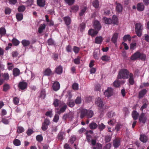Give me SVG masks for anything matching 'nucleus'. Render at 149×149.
Instances as JSON below:
<instances>
[{"label":"nucleus","instance_id":"f257e3e1","mask_svg":"<svg viewBox=\"0 0 149 149\" xmlns=\"http://www.w3.org/2000/svg\"><path fill=\"white\" fill-rule=\"evenodd\" d=\"M146 58V55L143 53H140L139 51H137L132 54L130 58L132 60H135L137 59H139L143 61H145Z\"/></svg>","mask_w":149,"mask_h":149},{"label":"nucleus","instance_id":"f03ea898","mask_svg":"<svg viewBox=\"0 0 149 149\" xmlns=\"http://www.w3.org/2000/svg\"><path fill=\"white\" fill-rule=\"evenodd\" d=\"M130 73L126 69H122L119 71L117 77L118 79H127L129 77Z\"/></svg>","mask_w":149,"mask_h":149},{"label":"nucleus","instance_id":"7ed1b4c3","mask_svg":"<svg viewBox=\"0 0 149 149\" xmlns=\"http://www.w3.org/2000/svg\"><path fill=\"white\" fill-rule=\"evenodd\" d=\"M93 115V111L91 110L83 109L81 112L80 118H83L84 117H86L88 118H90L92 117Z\"/></svg>","mask_w":149,"mask_h":149},{"label":"nucleus","instance_id":"20e7f679","mask_svg":"<svg viewBox=\"0 0 149 149\" xmlns=\"http://www.w3.org/2000/svg\"><path fill=\"white\" fill-rule=\"evenodd\" d=\"M135 31L137 36L140 37L142 34L143 29L142 25L139 23H137L135 25Z\"/></svg>","mask_w":149,"mask_h":149},{"label":"nucleus","instance_id":"39448f33","mask_svg":"<svg viewBox=\"0 0 149 149\" xmlns=\"http://www.w3.org/2000/svg\"><path fill=\"white\" fill-rule=\"evenodd\" d=\"M50 121L48 118H46L45 119L42 124V130L43 131L47 130L48 128V126L50 125Z\"/></svg>","mask_w":149,"mask_h":149},{"label":"nucleus","instance_id":"423d86ee","mask_svg":"<svg viewBox=\"0 0 149 149\" xmlns=\"http://www.w3.org/2000/svg\"><path fill=\"white\" fill-rule=\"evenodd\" d=\"M73 118V113L71 111L68 113L64 114L62 117L63 119L64 120H71Z\"/></svg>","mask_w":149,"mask_h":149},{"label":"nucleus","instance_id":"0eeeda50","mask_svg":"<svg viewBox=\"0 0 149 149\" xmlns=\"http://www.w3.org/2000/svg\"><path fill=\"white\" fill-rule=\"evenodd\" d=\"M67 108L66 105L65 104L59 109L58 108H55V112L56 113L60 114L62 113H64Z\"/></svg>","mask_w":149,"mask_h":149},{"label":"nucleus","instance_id":"6e6552de","mask_svg":"<svg viewBox=\"0 0 149 149\" xmlns=\"http://www.w3.org/2000/svg\"><path fill=\"white\" fill-rule=\"evenodd\" d=\"M95 104L99 107L100 109H102L104 106L102 100L100 97H98L96 99Z\"/></svg>","mask_w":149,"mask_h":149},{"label":"nucleus","instance_id":"1a4fd4ad","mask_svg":"<svg viewBox=\"0 0 149 149\" xmlns=\"http://www.w3.org/2000/svg\"><path fill=\"white\" fill-rule=\"evenodd\" d=\"M93 25L94 28L98 31L101 29L102 26L100 22L98 20H95L93 23Z\"/></svg>","mask_w":149,"mask_h":149},{"label":"nucleus","instance_id":"9d476101","mask_svg":"<svg viewBox=\"0 0 149 149\" xmlns=\"http://www.w3.org/2000/svg\"><path fill=\"white\" fill-rule=\"evenodd\" d=\"M113 90L111 88H108L104 92V95L106 97H108L111 96L113 94Z\"/></svg>","mask_w":149,"mask_h":149},{"label":"nucleus","instance_id":"9b49d317","mask_svg":"<svg viewBox=\"0 0 149 149\" xmlns=\"http://www.w3.org/2000/svg\"><path fill=\"white\" fill-rule=\"evenodd\" d=\"M27 83L21 81L19 82L18 86V88L21 90H24L27 88Z\"/></svg>","mask_w":149,"mask_h":149},{"label":"nucleus","instance_id":"f8f14e48","mask_svg":"<svg viewBox=\"0 0 149 149\" xmlns=\"http://www.w3.org/2000/svg\"><path fill=\"white\" fill-rule=\"evenodd\" d=\"M145 116V113L142 112L139 118V121L144 124L146 123L147 120Z\"/></svg>","mask_w":149,"mask_h":149},{"label":"nucleus","instance_id":"ddd939ff","mask_svg":"<svg viewBox=\"0 0 149 149\" xmlns=\"http://www.w3.org/2000/svg\"><path fill=\"white\" fill-rule=\"evenodd\" d=\"M120 141L119 138L115 139L113 141V145L115 148H117L120 145Z\"/></svg>","mask_w":149,"mask_h":149},{"label":"nucleus","instance_id":"4468645a","mask_svg":"<svg viewBox=\"0 0 149 149\" xmlns=\"http://www.w3.org/2000/svg\"><path fill=\"white\" fill-rule=\"evenodd\" d=\"M144 5L142 3H139L137 4L136 8L138 11H142L144 10Z\"/></svg>","mask_w":149,"mask_h":149},{"label":"nucleus","instance_id":"2eb2a0df","mask_svg":"<svg viewBox=\"0 0 149 149\" xmlns=\"http://www.w3.org/2000/svg\"><path fill=\"white\" fill-rule=\"evenodd\" d=\"M98 32V31L96 30H95L94 29H91L88 31V34L92 37H93L96 35Z\"/></svg>","mask_w":149,"mask_h":149},{"label":"nucleus","instance_id":"dca6fc26","mask_svg":"<svg viewBox=\"0 0 149 149\" xmlns=\"http://www.w3.org/2000/svg\"><path fill=\"white\" fill-rule=\"evenodd\" d=\"M128 80L129 82L131 85H133L134 83V75L133 73H130Z\"/></svg>","mask_w":149,"mask_h":149},{"label":"nucleus","instance_id":"f3484780","mask_svg":"<svg viewBox=\"0 0 149 149\" xmlns=\"http://www.w3.org/2000/svg\"><path fill=\"white\" fill-rule=\"evenodd\" d=\"M63 67L61 65L57 66L55 68V72L58 74H61L63 72Z\"/></svg>","mask_w":149,"mask_h":149},{"label":"nucleus","instance_id":"a211bd4d","mask_svg":"<svg viewBox=\"0 0 149 149\" xmlns=\"http://www.w3.org/2000/svg\"><path fill=\"white\" fill-rule=\"evenodd\" d=\"M53 88L54 91H57L60 88V85L58 82L56 81L54 83L52 86Z\"/></svg>","mask_w":149,"mask_h":149},{"label":"nucleus","instance_id":"6ab92c4d","mask_svg":"<svg viewBox=\"0 0 149 149\" xmlns=\"http://www.w3.org/2000/svg\"><path fill=\"white\" fill-rule=\"evenodd\" d=\"M116 11L119 13H121L123 9L122 5L120 3H116Z\"/></svg>","mask_w":149,"mask_h":149},{"label":"nucleus","instance_id":"aec40b11","mask_svg":"<svg viewBox=\"0 0 149 149\" xmlns=\"http://www.w3.org/2000/svg\"><path fill=\"white\" fill-rule=\"evenodd\" d=\"M43 74L45 76H49L52 74V72L50 68H47L43 72Z\"/></svg>","mask_w":149,"mask_h":149},{"label":"nucleus","instance_id":"412c9836","mask_svg":"<svg viewBox=\"0 0 149 149\" xmlns=\"http://www.w3.org/2000/svg\"><path fill=\"white\" fill-rule=\"evenodd\" d=\"M63 19L66 25H69L71 24V19L69 16L64 17Z\"/></svg>","mask_w":149,"mask_h":149},{"label":"nucleus","instance_id":"4be33fe9","mask_svg":"<svg viewBox=\"0 0 149 149\" xmlns=\"http://www.w3.org/2000/svg\"><path fill=\"white\" fill-rule=\"evenodd\" d=\"M118 36V34L117 33H115L113 34L111 39V41L112 42L115 44H116Z\"/></svg>","mask_w":149,"mask_h":149},{"label":"nucleus","instance_id":"5701e85b","mask_svg":"<svg viewBox=\"0 0 149 149\" xmlns=\"http://www.w3.org/2000/svg\"><path fill=\"white\" fill-rule=\"evenodd\" d=\"M147 90L146 89H143L139 93V98H141L143 97L144 95L146 94Z\"/></svg>","mask_w":149,"mask_h":149},{"label":"nucleus","instance_id":"b1692460","mask_svg":"<svg viewBox=\"0 0 149 149\" xmlns=\"http://www.w3.org/2000/svg\"><path fill=\"white\" fill-rule=\"evenodd\" d=\"M103 40L102 36H97L95 39V43L96 44H101Z\"/></svg>","mask_w":149,"mask_h":149},{"label":"nucleus","instance_id":"393cba45","mask_svg":"<svg viewBox=\"0 0 149 149\" xmlns=\"http://www.w3.org/2000/svg\"><path fill=\"white\" fill-rule=\"evenodd\" d=\"M37 5L40 7H43L45 4V0H37Z\"/></svg>","mask_w":149,"mask_h":149},{"label":"nucleus","instance_id":"a878e982","mask_svg":"<svg viewBox=\"0 0 149 149\" xmlns=\"http://www.w3.org/2000/svg\"><path fill=\"white\" fill-rule=\"evenodd\" d=\"M97 125L94 122L91 123L89 125V128L91 130H95L97 128Z\"/></svg>","mask_w":149,"mask_h":149},{"label":"nucleus","instance_id":"bb28decb","mask_svg":"<svg viewBox=\"0 0 149 149\" xmlns=\"http://www.w3.org/2000/svg\"><path fill=\"white\" fill-rule=\"evenodd\" d=\"M139 139L143 143H146L147 141L148 137L144 134L141 135Z\"/></svg>","mask_w":149,"mask_h":149},{"label":"nucleus","instance_id":"cd10ccee","mask_svg":"<svg viewBox=\"0 0 149 149\" xmlns=\"http://www.w3.org/2000/svg\"><path fill=\"white\" fill-rule=\"evenodd\" d=\"M103 20H104V23L106 24H109L112 23V19L110 18L104 17L103 18Z\"/></svg>","mask_w":149,"mask_h":149},{"label":"nucleus","instance_id":"c85d7f7f","mask_svg":"<svg viewBox=\"0 0 149 149\" xmlns=\"http://www.w3.org/2000/svg\"><path fill=\"white\" fill-rule=\"evenodd\" d=\"M139 114L136 111H134L132 113V116L134 120H136L138 119Z\"/></svg>","mask_w":149,"mask_h":149},{"label":"nucleus","instance_id":"c756f323","mask_svg":"<svg viewBox=\"0 0 149 149\" xmlns=\"http://www.w3.org/2000/svg\"><path fill=\"white\" fill-rule=\"evenodd\" d=\"M13 74L14 77L18 76L20 74V70L17 68H14L13 70Z\"/></svg>","mask_w":149,"mask_h":149},{"label":"nucleus","instance_id":"7c9ffc66","mask_svg":"<svg viewBox=\"0 0 149 149\" xmlns=\"http://www.w3.org/2000/svg\"><path fill=\"white\" fill-rule=\"evenodd\" d=\"M13 45L15 46H17L20 43V42L16 38H13L11 41Z\"/></svg>","mask_w":149,"mask_h":149},{"label":"nucleus","instance_id":"2f4dec72","mask_svg":"<svg viewBox=\"0 0 149 149\" xmlns=\"http://www.w3.org/2000/svg\"><path fill=\"white\" fill-rule=\"evenodd\" d=\"M16 18L18 21H21L23 18V15L21 13H17L16 15Z\"/></svg>","mask_w":149,"mask_h":149},{"label":"nucleus","instance_id":"473e14b6","mask_svg":"<svg viewBox=\"0 0 149 149\" xmlns=\"http://www.w3.org/2000/svg\"><path fill=\"white\" fill-rule=\"evenodd\" d=\"M101 59L104 61H108L111 59L110 57L106 55L102 56Z\"/></svg>","mask_w":149,"mask_h":149},{"label":"nucleus","instance_id":"72a5a7b5","mask_svg":"<svg viewBox=\"0 0 149 149\" xmlns=\"http://www.w3.org/2000/svg\"><path fill=\"white\" fill-rule=\"evenodd\" d=\"M97 125V127H98V129L100 131H103L106 127L105 125L102 123L99 124Z\"/></svg>","mask_w":149,"mask_h":149},{"label":"nucleus","instance_id":"f704fd0d","mask_svg":"<svg viewBox=\"0 0 149 149\" xmlns=\"http://www.w3.org/2000/svg\"><path fill=\"white\" fill-rule=\"evenodd\" d=\"M64 133L63 132H60L58 135V138L59 140H62L64 139Z\"/></svg>","mask_w":149,"mask_h":149},{"label":"nucleus","instance_id":"c9c22d12","mask_svg":"<svg viewBox=\"0 0 149 149\" xmlns=\"http://www.w3.org/2000/svg\"><path fill=\"white\" fill-rule=\"evenodd\" d=\"M6 33V30L5 28L3 27L0 28V35L1 36L5 35Z\"/></svg>","mask_w":149,"mask_h":149},{"label":"nucleus","instance_id":"e433bc0d","mask_svg":"<svg viewBox=\"0 0 149 149\" xmlns=\"http://www.w3.org/2000/svg\"><path fill=\"white\" fill-rule=\"evenodd\" d=\"M112 22L113 23L115 24H117L118 22V18L117 16L115 15H113L112 17Z\"/></svg>","mask_w":149,"mask_h":149},{"label":"nucleus","instance_id":"4c0bfd02","mask_svg":"<svg viewBox=\"0 0 149 149\" xmlns=\"http://www.w3.org/2000/svg\"><path fill=\"white\" fill-rule=\"evenodd\" d=\"M45 25L44 24L41 25L38 28V31L39 33H42L43 30L45 29Z\"/></svg>","mask_w":149,"mask_h":149},{"label":"nucleus","instance_id":"58836bf2","mask_svg":"<svg viewBox=\"0 0 149 149\" xmlns=\"http://www.w3.org/2000/svg\"><path fill=\"white\" fill-rule=\"evenodd\" d=\"M79 9V6H74L71 7V10L70 12H72V11L74 12H76Z\"/></svg>","mask_w":149,"mask_h":149},{"label":"nucleus","instance_id":"ea45409f","mask_svg":"<svg viewBox=\"0 0 149 149\" xmlns=\"http://www.w3.org/2000/svg\"><path fill=\"white\" fill-rule=\"evenodd\" d=\"M93 5L95 8H97L99 6V2L98 0H95L93 2Z\"/></svg>","mask_w":149,"mask_h":149},{"label":"nucleus","instance_id":"a19ab883","mask_svg":"<svg viewBox=\"0 0 149 149\" xmlns=\"http://www.w3.org/2000/svg\"><path fill=\"white\" fill-rule=\"evenodd\" d=\"M60 101L57 99H55L53 102V104L55 107H58Z\"/></svg>","mask_w":149,"mask_h":149},{"label":"nucleus","instance_id":"79ce46f5","mask_svg":"<svg viewBox=\"0 0 149 149\" xmlns=\"http://www.w3.org/2000/svg\"><path fill=\"white\" fill-rule=\"evenodd\" d=\"M10 88V86L8 84H5L3 86V91L4 92H6Z\"/></svg>","mask_w":149,"mask_h":149},{"label":"nucleus","instance_id":"37998d69","mask_svg":"<svg viewBox=\"0 0 149 149\" xmlns=\"http://www.w3.org/2000/svg\"><path fill=\"white\" fill-rule=\"evenodd\" d=\"M24 131V128L21 126H18L17 127V132L19 133H22Z\"/></svg>","mask_w":149,"mask_h":149},{"label":"nucleus","instance_id":"c03bdc74","mask_svg":"<svg viewBox=\"0 0 149 149\" xmlns=\"http://www.w3.org/2000/svg\"><path fill=\"white\" fill-rule=\"evenodd\" d=\"M25 9V7L23 6H19L18 8V10L19 12H23Z\"/></svg>","mask_w":149,"mask_h":149},{"label":"nucleus","instance_id":"a18cd8bd","mask_svg":"<svg viewBox=\"0 0 149 149\" xmlns=\"http://www.w3.org/2000/svg\"><path fill=\"white\" fill-rule=\"evenodd\" d=\"M45 92L44 90H43L41 91L40 97L42 99H44L46 96Z\"/></svg>","mask_w":149,"mask_h":149},{"label":"nucleus","instance_id":"49530a36","mask_svg":"<svg viewBox=\"0 0 149 149\" xmlns=\"http://www.w3.org/2000/svg\"><path fill=\"white\" fill-rule=\"evenodd\" d=\"M11 10L10 8L8 7H6L5 8L4 12L6 15H9L11 13Z\"/></svg>","mask_w":149,"mask_h":149},{"label":"nucleus","instance_id":"de8ad7c7","mask_svg":"<svg viewBox=\"0 0 149 149\" xmlns=\"http://www.w3.org/2000/svg\"><path fill=\"white\" fill-rule=\"evenodd\" d=\"M120 81L117 80L115 81L113 83V86L115 87H118L120 86Z\"/></svg>","mask_w":149,"mask_h":149},{"label":"nucleus","instance_id":"09e8293b","mask_svg":"<svg viewBox=\"0 0 149 149\" xmlns=\"http://www.w3.org/2000/svg\"><path fill=\"white\" fill-rule=\"evenodd\" d=\"M19 99L17 97H15L13 98V102L15 105H17L19 103Z\"/></svg>","mask_w":149,"mask_h":149},{"label":"nucleus","instance_id":"8fccbe9b","mask_svg":"<svg viewBox=\"0 0 149 149\" xmlns=\"http://www.w3.org/2000/svg\"><path fill=\"white\" fill-rule=\"evenodd\" d=\"M13 143L14 144L15 146H18L20 145V141L18 139H15Z\"/></svg>","mask_w":149,"mask_h":149},{"label":"nucleus","instance_id":"3c124183","mask_svg":"<svg viewBox=\"0 0 149 149\" xmlns=\"http://www.w3.org/2000/svg\"><path fill=\"white\" fill-rule=\"evenodd\" d=\"M131 38L129 35H125L123 38V39L125 41H126L127 40L129 41L131 40Z\"/></svg>","mask_w":149,"mask_h":149},{"label":"nucleus","instance_id":"603ef678","mask_svg":"<svg viewBox=\"0 0 149 149\" xmlns=\"http://www.w3.org/2000/svg\"><path fill=\"white\" fill-rule=\"evenodd\" d=\"M80 30L82 32L84 29L86 27V24L84 22H82L80 24Z\"/></svg>","mask_w":149,"mask_h":149},{"label":"nucleus","instance_id":"864d4df0","mask_svg":"<svg viewBox=\"0 0 149 149\" xmlns=\"http://www.w3.org/2000/svg\"><path fill=\"white\" fill-rule=\"evenodd\" d=\"M111 137L110 136L107 135L105 136L104 141L106 143L110 142L111 139Z\"/></svg>","mask_w":149,"mask_h":149},{"label":"nucleus","instance_id":"5fc2aeb1","mask_svg":"<svg viewBox=\"0 0 149 149\" xmlns=\"http://www.w3.org/2000/svg\"><path fill=\"white\" fill-rule=\"evenodd\" d=\"M81 102V98L80 97H77L75 100V103L76 104H79Z\"/></svg>","mask_w":149,"mask_h":149},{"label":"nucleus","instance_id":"6e6d98bb","mask_svg":"<svg viewBox=\"0 0 149 149\" xmlns=\"http://www.w3.org/2000/svg\"><path fill=\"white\" fill-rule=\"evenodd\" d=\"M81 57L80 56H78L77 58L74 60V63L76 64H79L80 63V60Z\"/></svg>","mask_w":149,"mask_h":149},{"label":"nucleus","instance_id":"4d7b16f0","mask_svg":"<svg viewBox=\"0 0 149 149\" xmlns=\"http://www.w3.org/2000/svg\"><path fill=\"white\" fill-rule=\"evenodd\" d=\"M76 138L75 136L73 135L72 136L70 140V141L71 144H72L74 143V141H75L76 140Z\"/></svg>","mask_w":149,"mask_h":149},{"label":"nucleus","instance_id":"13d9d810","mask_svg":"<svg viewBox=\"0 0 149 149\" xmlns=\"http://www.w3.org/2000/svg\"><path fill=\"white\" fill-rule=\"evenodd\" d=\"M65 2L68 4L69 5H71L73 4L75 0H64Z\"/></svg>","mask_w":149,"mask_h":149},{"label":"nucleus","instance_id":"bf43d9fd","mask_svg":"<svg viewBox=\"0 0 149 149\" xmlns=\"http://www.w3.org/2000/svg\"><path fill=\"white\" fill-rule=\"evenodd\" d=\"M87 7H85L83 9H82L79 13V15L81 16H83L87 10Z\"/></svg>","mask_w":149,"mask_h":149},{"label":"nucleus","instance_id":"052dcab7","mask_svg":"<svg viewBox=\"0 0 149 149\" xmlns=\"http://www.w3.org/2000/svg\"><path fill=\"white\" fill-rule=\"evenodd\" d=\"M59 119V116L57 114H56L54 118L53 121L55 123H57Z\"/></svg>","mask_w":149,"mask_h":149},{"label":"nucleus","instance_id":"680f3d73","mask_svg":"<svg viewBox=\"0 0 149 149\" xmlns=\"http://www.w3.org/2000/svg\"><path fill=\"white\" fill-rule=\"evenodd\" d=\"M73 50L75 54L78 53L80 50V48L76 46H74L73 47Z\"/></svg>","mask_w":149,"mask_h":149},{"label":"nucleus","instance_id":"e2e57ef3","mask_svg":"<svg viewBox=\"0 0 149 149\" xmlns=\"http://www.w3.org/2000/svg\"><path fill=\"white\" fill-rule=\"evenodd\" d=\"M72 87L73 89L77 90L78 89V84L77 83H74L72 85Z\"/></svg>","mask_w":149,"mask_h":149},{"label":"nucleus","instance_id":"0e129e2a","mask_svg":"<svg viewBox=\"0 0 149 149\" xmlns=\"http://www.w3.org/2000/svg\"><path fill=\"white\" fill-rule=\"evenodd\" d=\"M45 115L51 118L52 116V111H49L46 112L45 113Z\"/></svg>","mask_w":149,"mask_h":149},{"label":"nucleus","instance_id":"69168bd1","mask_svg":"<svg viewBox=\"0 0 149 149\" xmlns=\"http://www.w3.org/2000/svg\"><path fill=\"white\" fill-rule=\"evenodd\" d=\"M9 3L11 5H15L17 3V0H8Z\"/></svg>","mask_w":149,"mask_h":149},{"label":"nucleus","instance_id":"338daca9","mask_svg":"<svg viewBox=\"0 0 149 149\" xmlns=\"http://www.w3.org/2000/svg\"><path fill=\"white\" fill-rule=\"evenodd\" d=\"M21 43L24 47L28 46V40H23L22 41Z\"/></svg>","mask_w":149,"mask_h":149},{"label":"nucleus","instance_id":"774afa93","mask_svg":"<svg viewBox=\"0 0 149 149\" xmlns=\"http://www.w3.org/2000/svg\"><path fill=\"white\" fill-rule=\"evenodd\" d=\"M36 140L39 142L43 140V138L41 135H39L36 137Z\"/></svg>","mask_w":149,"mask_h":149}]
</instances>
